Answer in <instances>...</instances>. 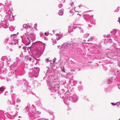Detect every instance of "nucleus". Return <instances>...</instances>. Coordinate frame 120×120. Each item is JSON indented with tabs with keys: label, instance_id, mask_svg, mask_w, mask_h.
I'll list each match as a JSON object with an SVG mask.
<instances>
[{
	"label": "nucleus",
	"instance_id": "f257e3e1",
	"mask_svg": "<svg viewBox=\"0 0 120 120\" xmlns=\"http://www.w3.org/2000/svg\"><path fill=\"white\" fill-rule=\"evenodd\" d=\"M23 26L24 28L26 29H28L30 28V26L29 25H26L25 24H24L23 25Z\"/></svg>",
	"mask_w": 120,
	"mask_h": 120
},
{
	"label": "nucleus",
	"instance_id": "f03ea898",
	"mask_svg": "<svg viewBox=\"0 0 120 120\" xmlns=\"http://www.w3.org/2000/svg\"><path fill=\"white\" fill-rule=\"evenodd\" d=\"M59 14L60 15H62L63 14V11L62 10H60L59 12Z\"/></svg>",
	"mask_w": 120,
	"mask_h": 120
},
{
	"label": "nucleus",
	"instance_id": "7ed1b4c3",
	"mask_svg": "<svg viewBox=\"0 0 120 120\" xmlns=\"http://www.w3.org/2000/svg\"><path fill=\"white\" fill-rule=\"evenodd\" d=\"M68 47V44H67L65 45H64L62 47V48L64 49H65L67 48V47Z\"/></svg>",
	"mask_w": 120,
	"mask_h": 120
},
{
	"label": "nucleus",
	"instance_id": "20e7f679",
	"mask_svg": "<svg viewBox=\"0 0 120 120\" xmlns=\"http://www.w3.org/2000/svg\"><path fill=\"white\" fill-rule=\"evenodd\" d=\"M57 36L58 37H57V41H58V40H59L60 39V36L59 35H57Z\"/></svg>",
	"mask_w": 120,
	"mask_h": 120
},
{
	"label": "nucleus",
	"instance_id": "39448f33",
	"mask_svg": "<svg viewBox=\"0 0 120 120\" xmlns=\"http://www.w3.org/2000/svg\"><path fill=\"white\" fill-rule=\"evenodd\" d=\"M4 90V88L3 87H1L0 88V91H3Z\"/></svg>",
	"mask_w": 120,
	"mask_h": 120
},
{
	"label": "nucleus",
	"instance_id": "423d86ee",
	"mask_svg": "<svg viewBox=\"0 0 120 120\" xmlns=\"http://www.w3.org/2000/svg\"><path fill=\"white\" fill-rule=\"evenodd\" d=\"M71 5L72 7H74L75 6L74 5V4L73 2H72L71 3Z\"/></svg>",
	"mask_w": 120,
	"mask_h": 120
},
{
	"label": "nucleus",
	"instance_id": "0eeeda50",
	"mask_svg": "<svg viewBox=\"0 0 120 120\" xmlns=\"http://www.w3.org/2000/svg\"><path fill=\"white\" fill-rule=\"evenodd\" d=\"M27 59L28 60H31V58H30V57H29L28 56H27Z\"/></svg>",
	"mask_w": 120,
	"mask_h": 120
},
{
	"label": "nucleus",
	"instance_id": "6e6552de",
	"mask_svg": "<svg viewBox=\"0 0 120 120\" xmlns=\"http://www.w3.org/2000/svg\"><path fill=\"white\" fill-rule=\"evenodd\" d=\"M111 104L113 105H116V103L115 104H114V103H111Z\"/></svg>",
	"mask_w": 120,
	"mask_h": 120
},
{
	"label": "nucleus",
	"instance_id": "1a4fd4ad",
	"mask_svg": "<svg viewBox=\"0 0 120 120\" xmlns=\"http://www.w3.org/2000/svg\"><path fill=\"white\" fill-rule=\"evenodd\" d=\"M112 82V81L111 80H109V83L110 84H111Z\"/></svg>",
	"mask_w": 120,
	"mask_h": 120
},
{
	"label": "nucleus",
	"instance_id": "9d476101",
	"mask_svg": "<svg viewBox=\"0 0 120 120\" xmlns=\"http://www.w3.org/2000/svg\"><path fill=\"white\" fill-rule=\"evenodd\" d=\"M44 34H45V35L46 36H47V33H46L45 32L44 33Z\"/></svg>",
	"mask_w": 120,
	"mask_h": 120
},
{
	"label": "nucleus",
	"instance_id": "9b49d317",
	"mask_svg": "<svg viewBox=\"0 0 120 120\" xmlns=\"http://www.w3.org/2000/svg\"><path fill=\"white\" fill-rule=\"evenodd\" d=\"M120 119H118L115 120H120Z\"/></svg>",
	"mask_w": 120,
	"mask_h": 120
},
{
	"label": "nucleus",
	"instance_id": "f8f14e48",
	"mask_svg": "<svg viewBox=\"0 0 120 120\" xmlns=\"http://www.w3.org/2000/svg\"><path fill=\"white\" fill-rule=\"evenodd\" d=\"M78 14V15H80L79 14Z\"/></svg>",
	"mask_w": 120,
	"mask_h": 120
},
{
	"label": "nucleus",
	"instance_id": "ddd939ff",
	"mask_svg": "<svg viewBox=\"0 0 120 120\" xmlns=\"http://www.w3.org/2000/svg\"><path fill=\"white\" fill-rule=\"evenodd\" d=\"M16 44V43H15V44Z\"/></svg>",
	"mask_w": 120,
	"mask_h": 120
},
{
	"label": "nucleus",
	"instance_id": "4468645a",
	"mask_svg": "<svg viewBox=\"0 0 120 120\" xmlns=\"http://www.w3.org/2000/svg\"><path fill=\"white\" fill-rule=\"evenodd\" d=\"M26 58H27V57H26Z\"/></svg>",
	"mask_w": 120,
	"mask_h": 120
}]
</instances>
